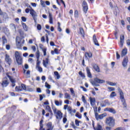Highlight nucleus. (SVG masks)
I'll use <instances>...</instances> for the list:
<instances>
[{
  "instance_id": "obj_18",
  "label": "nucleus",
  "mask_w": 130,
  "mask_h": 130,
  "mask_svg": "<svg viewBox=\"0 0 130 130\" xmlns=\"http://www.w3.org/2000/svg\"><path fill=\"white\" fill-rule=\"evenodd\" d=\"M23 73H24V75H25V76H26L27 78H30V74L31 73L30 70L26 71V70L24 69Z\"/></svg>"
},
{
  "instance_id": "obj_10",
  "label": "nucleus",
  "mask_w": 130,
  "mask_h": 130,
  "mask_svg": "<svg viewBox=\"0 0 130 130\" xmlns=\"http://www.w3.org/2000/svg\"><path fill=\"white\" fill-rule=\"evenodd\" d=\"M29 8H30V14L32 16V18L35 20V22H36V20H35V17H37V13L36 12H35V11H34V10L32 9V8H31V7L29 6Z\"/></svg>"
},
{
  "instance_id": "obj_60",
  "label": "nucleus",
  "mask_w": 130,
  "mask_h": 130,
  "mask_svg": "<svg viewBox=\"0 0 130 130\" xmlns=\"http://www.w3.org/2000/svg\"><path fill=\"white\" fill-rule=\"evenodd\" d=\"M76 116L78 117V118H82V115L79 114H76Z\"/></svg>"
},
{
  "instance_id": "obj_4",
  "label": "nucleus",
  "mask_w": 130,
  "mask_h": 130,
  "mask_svg": "<svg viewBox=\"0 0 130 130\" xmlns=\"http://www.w3.org/2000/svg\"><path fill=\"white\" fill-rule=\"evenodd\" d=\"M53 111L54 114L56 115V119H59L60 120L62 118V113H61V111L57 110L55 108H53Z\"/></svg>"
},
{
  "instance_id": "obj_50",
  "label": "nucleus",
  "mask_w": 130,
  "mask_h": 130,
  "mask_svg": "<svg viewBox=\"0 0 130 130\" xmlns=\"http://www.w3.org/2000/svg\"><path fill=\"white\" fill-rule=\"evenodd\" d=\"M3 66V62L2 61H0V73L2 72V71H3V67H2Z\"/></svg>"
},
{
  "instance_id": "obj_6",
  "label": "nucleus",
  "mask_w": 130,
  "mask_h": 130,
  "mask_svg": "<svg viewBox=\"0 0 130 130\" xmlns=\"http://www.w3.org/2000/svg\"><path fill=\"white\" fill-rule=\"evenodd\" d=\"M27 89L26 88V85L25 84H22L19 86H16L15 91L16 92H22V91H25Z\"/></svg>"
},
{
  "instance_id": "obj_8",
  "label": "nucleus",
  "mask_w": 130,
  "mask_h": 130,
  "mask_svg": "<svg viewBox=\"0 0 130 130\" xmlns=\"http://www.w3.org/2000/svg\"><path fill=\"white\" fill-rule=\"evenodd\" d=\"M16 47L18 49H21L22 44H21V38L19 37H16Z\"/></svg>"
},
{
  "instance_id": "obj_37",
  "label": "nucleus",
  "mask_w": 130,
  "mask_h": 130,
  "mask_svg": "<svg viewBox=\"0 0 130 130\" xmlns=\"http://www.w3.org/2000/svg\"><path fill=\"white\" fill-rule=\"evenodd\" d=\"M26 89H25V91H28L29 92H32V91H34V89L32 88H30L29 86H26Z\"/></svg>"
},
{
  "instance_id": "obj_46",
  "label": "nucleus",
  "mask_w": 130,
  "mask_h": 130,
  "mask_svg": "<svg viewBox=\"0 0 130 130\" xmlns=\"http://www.w3.org/2000/svg\"><path fill=\"white\" fill-rule=\"evenodd\" d=\"M106 102H107V101H104L103 102H102L101 104V106L102 107H105V106H106V104H102V103H106Z\"/></svg>"
},
{
  "instance_id": "obj_51",
  "label": "nucleus",
  "mask_w": 130,
  "mask_h": 130,
  "mask_svg": "<svg viewBox=\"0 0 130 130\" xmlns=\"http://www.w3.org/2000/svg\"><path fill=\"white\" fill-rule=\"evenodd\" d=\"M80 34H81V35L84 36V29H83V28H80Z\"/></svg>"
},
{
  "instance_id": "obj_34",
  "label": "nucleus",
  "mask_w": 130,
  "mask_h": 130,
  "mask_svg": "<svg viewBox=\"0 0 130 130\" xmlns=\"http://www.w3.org/2000/svg\"><path fill=\"white\" fill-rule=\"evenodd\" d=\"M2 42H3V45H5L6 43H7L8 41H7V39L6 38V37L3 36L2 37Z\"/></svg>"
},
{
  "instance_id": "obj_54",
  "label": "nucleus",
  "mask_w": 130,
  "mask_h": 130,
  "mask_svg": "<svg viewBox=\"0 0 130 130\" xmlns=\"http://www.w3.org/2000/svg\"><path fill=\"white\" fill-rule=\"evenodd\" d=\"M42 51L44 53V56H46V49L43 48V49H42Z\"/></svg>"
},
{
  "instance_id": "obj_47",
  "label": "nucleus",
  "mask_w": 130,
  "mask_h": 130,
  "mask_svg": "<svg viewBox=\"0 0 130 130\" xmlns=\"http://www.w3.org/2000/svg\"><path fill=\"white\" fill-rule=\"evenodd\" d=\"M80 122H81V121L78 120H75V124L77 126H79L80 125Z\"/></svg>"
},
{
  "instance_id": "obj_43",
  "label": "nucleus",
  "mask_w": 130,
  "mask_h": 130,
  "mask_svg": "<svg viewBox=\"0 0 130 130\" xmlns=\"http://www.w3.org/2000/svg\"><path fill=\"white\" fill-rule=\"evenodd\" d=\"M37 30L39 31H41V29H42V27L41 26V25L38 24L37 26Z\"/></svg>"
},
{
  "instance_id": "obj_23",
  "label": "nucleus",
  "mask_w": 130,
  "mask_h": 130,
  "mask_svg": "<svg viewBox=\"0 0 130 130\" xmlns=\"http://www.w3.org/2000/svg\"><path fill=\"white\" fill-rule=\"evenodd\" d=\"M93 40L95 45H96V46H99V43H98V41H97V39L96 38V36L95 35L93 36Z\"/></svg>"
},
{
  "instance_id": "obj_40",
  "label": "nucleus",
  "mask_w": 130,
  "mask_h": 130,
  "mask_svg": "<svg viewBox=\"0 0 130 130\" xmlns=\"http://www.w3.org/2000/svg\"><path fill=\"white\" fill-rule=\"evenodd\" d=\"M74 17L75 18H78V17H79V12H78L77 10H76L74 12Z\"/></svg>"
},
{
  "instance_id": "obj_57",
  "label": "nucleus",
  "mask_w": 130,
  "mask_h": 130,
  "mask_svg": "<svg viewBox=\"0 0 130 130\" xmlns=\"http://www.w3.org/2000/svg\"><path fill=\"white\" fill-rule=\"evenodd\" d=\"M116 58L117 59H119V58H120V55L118 54V52H116Z\"/></svg>"
},
{
  "instance_id": "obj_41",
  "label": "nucleus",
  "mask_w": 130,
  "mask_h": 130,
  "mask_svg": "<svg viewBox=\"0 0 130 130\" xmlns=\"http://www.w3.org/2000/svg\"><path fill=\"white\" fill-rule=\"evenodd\" d=\"M81 99H82V102H83L84 104H86V103H87V101H86V99L85 98V96L82 95Z\"/></svg>"
},
{
  "instance_id": "obj_52",
  "label": "nucleus",
  "mask_w": 130,
  "mask_h": 130,
  "mask_svg": "<svg viewBox=\"0 0 130 130\" xmlns=\"http://www.w3.org/2000/svg\"><path fill=\"white\" fill-rule=\"evenodd\" d=\"M79 74L80 76H81L82 78H85V75L83 74V72L82 71H80L79 72Z\"/></svg>"
},
{
  "instance_id": "obj_39",
  "label": "nucleus",
  "mask_w": 130,
  "mask_h": 130,
  "mask_svg": "<svg viewBox=\"0 0 130 130\" xmlns=\"http://www.w3.org/2000/svg\"><path fill=\"white\" fill-rule=\"evenodd\" d=\"M45 87H46V88H47V89H50V88H51L50 85H49L48 83H47V82H45Z\"/></svg>"
},
{
  "instance_id": "obj_25",
  "label": "nucleus",
  "mask_w": 130,
  "mask_h": 130,
  "mask_svg": "<svg viewBox=\"0 0 130 130\" xmlns=\"http://www.w3.org/2000/svg\"><path fill=\"white\" fill-rule=\"evenodd\" d=\"M55 104L56 106H61L62 105V101H55Z\"/></svg>"
},
{
  "instance_id": "obj_55",
  "label": "nucleus",
  "mask_w": 130,
  "mask_h": 130,
  "mask_svg": "<svg viewBox=\"0 0 130 130\" xmlns=\"http://www.w3.org/2000/svg\"><path fill=\"white\" fill-rule=\"evenodd\" d=\"M67 110L69 112H70V113H71L72 112V108L71 106H68V108H67Z\"/></svg>"
},
{
  "instance_id": "obj_26",
  "label": "nucleus",
  "mask_w": 130,
  "mask_h": 130,
  "mask_svg": "<svg viewBox=\"0 0 130 130\" xmlns=\"http://www.w3.org/2000/svg\"><path fill=\"white\" fill-rule=\"evenodd\" d=\"M86 72L88 78H92V75L91 74V72H90V69L88 67L86 68Z\"/></svg>"
},
{
  "instance_id": "obj_27",
  "label": "nucleus",
  "mask_w": 130,
  "mask_h": 130,
  "mask_svg": "<svg viewBox=\"0 0 130 130\" xmlns=\"http://www.w3.org/2000/svg\"><path fill=\"white\" fill-rule=\"evenodd\" d=\"M3 87H7L9 85V81L8 80H4L3 81L2 84Z\"/></svg>"
},
{
  "instance_id": "obj_58",
  "label": "nucleus",
  "mask_w": 130,
  "mask_h": 130,
  "mask_svg": "<svg viewBox=\"0 0 130 130\" xmlns=\"http://www.w3.org/2000/svg\"><path fill=\"white\" fill-rule=\"evenodd\" d=\"M40 61H39V59H38L37 61L36 67H40Z\"/></svg>"
},
{
  "instance_id": "obj_31",
  "label": "nucleus",
  "mask_w": 130,
  "mask_h": 130,
  "mask_svg": "<svg viewBox=\"0 0 130 130\" xmlns=\"http://www.w3.org/2000/svg\"><path fill=\"white\" fill-rule=\"evenodd\" d=\"M22 26L24 31H28V26L26 25V23H22Z\"/></svg>"
},
{
  "instance_id": "obj_17",
  "label": "nucleus",
  "mask_w": 130,
  "mask_h": 130,
  "mask_svg": "<svg viewBox=\"0 0 130 130\" xmlns=\"http://www.w3.org/2000/svg\"><path fill=\"white\" fill-rule=\"evenodd\" d=\"M92 125L93 126L94 130H103V128H102V126H101L100 123L97 124V126H96V128H95V127H94V122H92Z\"/></svg>"
},
{
  "instance_id": "obj_49",
  "label": "nucleus",
  "mask_w": 130,
  "mask_h": 130,
  "mask_svg": "<svg viewBox=\"0 0 130 130\" xmlns=\"http://www.w3.org/2000/svg\"><path fill=\"white\" fill-rule=\"evenodd\" d=\"M68 119H67V116H64V117L63 118V123H66Z\"/></svg>"
},
{
  "instance_id": "obj_21",
  "label": "nucleus",
  "mask_w": 130,
  "mask_h": 130,
  "mask_svg": "<svg viewBox=\"0 0 130 130\" xmlns=\"http://www.w3.org/2000/svg\"><path fill=\"white\" fill-rule=\"evenodd\" d=\"M106 84H108L109 86H112V87L116 86L117 83L115 82H112L111 81H107L106 82Z\"/></svg>"
},
{
  "instance_id": "obj_56",
  "label": "nucleus",
  "mask_w": 130,
  "mask_h": 130,
  "mask_svg": "<svg viewBox=\"0 0 130 130\" xmlns=\"http://www.w3.org/2000/svg\"><path fill=\"white\" fill-rule=\"evenodd\" d=\"M6 48L7 50H10L11 49V45H6Z\"/></svg>"
},
{
  "instance_id": "obj_63",
  "label": "nucleus",
  "mask_w": 130,
  "mask_h": 130,
  "mask_svg": "<svg viewBox=\"0 0 130 130\" xmlns=\"http://www.w3.org/2000/svg\"><path fill=\"white\" fill-rule=\"evenodd\" d=\"M54 52H55V53L56 54H58V53H58V50L57 49H56V48L54 49Z\"/></svg>"
},
{
  "instance_id": "obj_36",
  "label": "nucleus",
  "mask_w": 130,
  "mask_h": 130,
  "mask_svg": "<svg viewBox=\"0 0 130 130\" xmlns=\"http://www.w3.org/2000/svg\"><path fill=\"white\" fill-rule=\"evenodd\" d=\"M93 69L95 70V71H96V72H98V73H99V72H100V69H99V67L96 64L93 66Z\"/></svg>"
},
{
  "instance_id": "obj_32",
  "label": "nucleus",
  "mask_w": 130,
  "mask_h": 130,
  "mask_svg": "<svg viewBox=\"0 0 130 130\" xmlns=\"http://www.w3.org/2000/svg\"><path fill=\"white\" fill-rule=\"evenodd\" d=\"M107 89L109 92H113V91H115V88L113 87L108 86Z\"/></svg>"
},
{
  "instance_id": "obj_38",
  "label": "nucleus",
  "mask_w": 130,
  "mask_h": 130,
  "mask_svg": "<svg viewBox=\"0 0 130 130\" xmlns=\"http://www.w3.org/2000/svg\"><path fill=\"white\" fill-rule=\"evenodd\" d=\"M70 90L71 91V93L72 96L75 97V96H76V93H75V91H74V89H73L72 88H70Z\"/></svg>"
},
{
  "instance_id": "obj_12",
  "label": "nucleus",
  "mask_w": 130,
  "mask_h": 130,
  "mask_svg": "<svg viewBox=\"0 0 130 130\" xmlns=\"http://www.w3.org/2000/svg\"><path fill=\"white\" fill-rule=\"evenodd\" d=\"M104 111H108L113 114H115L116 113V111L113 108H107L104 109Z\"/></svg>"
},
{
  "instance_id": "obj_7",
  "label": "nucleus",
  "mask_w": 130,
  "mask_h": 130,
  "mask_svg": "<svg viewBox=\"0 0 130 130\" xmlns=\"http://www.w3.org/2000/svg\"><path fill=\"white\" fill-rule=\"evenodd\" d=\"M128 63V58L125 57L124 58L123 61H122V66L123 69L127 68V63Z\"/></svg>"
},
{
  "instance_id": "obj_48",
  "label": "nucleus",
  "mask_w": 130,
  "mask_h": 130,
  "mask_svg": "<svg viewBox=\"0 0 130 130\" xmlns=\"http://www.w3.org/2000/svg\"><path fill=\"white\" fill-rule=\"evenodd\" d=\"M46 109H47L49 112H51L50 107L49 105L46 106Z\"/></svg>"
},
{
  "instance_id": "obj_5",
  "label": "nucleus",
  "mask_w": 130,
  "mask_h": 130,
  "mask_svg": "<svg viewBox=\"0 0 130 130\" xmlns=\"http://www.w3.org/2000/svg\"><path fill=\"white\" fill-rule=\"evenodd\" d=\"M15 58L18 64H22V54L20 52L16 51L15 52Z\"/></svg>"
},
{
  "instance_id": "obj_45",
  "label": "nucleus",
  "mask_w": 130,
  "mask_h": 130,
  "mask_svg": "<svg viewBox=\"0 0 130 130\" xmlns=\"http://www.w3.org/2000/svg\"><path fill=\"white\" fill-rule=\"evenodd\" d=\"M44 98H45V95H40V101H42Z\"/></svg>"
},
{
  "instance_id": "obj_64",
  "label": "nucleus",
  "mask_w": 130,
  "mask_h": 130,
  "mask_svg": "<svg viewBox=\"0 0 130 130\" xmlns=\"http://www.w3.org/2000/svg\"><path fill=\"white\" fill-rule=\"evenodd\" d=\"M21 19L23 22H26V21H27V19H26L25 17H22Z\"/></svg>"
},
{
  "instance_id": "obj_14",
  "label": "nucleus",
  "mask_w": 130,
  "mask_h": 130,
  "mask_svg": "<svg viewBox=\"0 0 130 130\" xmlns=\"http://www.w3.org/2000/svg\"><path fill=\"white\" fill-rule=\"evenodd\" d=\"M124 43V36L122 35L120 37V47L122 48Z\"/></svg>"
},
{
  "instance_id": "obj_33",
  "label": "nucleus",
  "mask_w": 130,
  "mask_h": 130,
  "mask_svg": "<svg viewBox=\"0 0 130 130\" xmlns=\"http://www.w3.org/2000/svg\"><path fill=\"white\" fill-rule=\"evenodd\" d=\"M36 69L40 73H42V72H43V69H42V68H41L40 66H36Z\"/></svg>"
},
{
  "instance_id": "obj_9",
  "label": "nucleus",
  "mask_w": 130,
  "mask_h": 130,
  "mask_svg": "<svg viewBox=\"0 0 130 130\" xmlns=\"http://www.w3.org/2000/svg\"><path fill=\"white\" fill-rule=\"evenodd\" d=\"M107 114L106 113L102 114L101 115H98V114H95V117L96 120H99V119H103L104 117H105Z\"/></svg>"
},
{
  "instance_id": "obj_3",
  "label": "nucleus",
  "mask_w": 130,
  "mask_h": 130,
  "mask_svg": "<svg viewBox=\"0 0 130 130\" xmlns=\"http://www.w3.org/2000/svg\"><path fill=\"white\" fill-rule=\"evenodd\" d=\"M117 90L119 94L120 99V100H121V102L124 107H126V103H125V99H124V94L123 93V92L119 87L118 88Z\"/></svg>"
},
{
  "instance_id": "obj_30",
  "label": "nucleus",
  "mask_w": 130,
  "mask_h": 130,
  "mask_svg": "<svg viewBox=\"0 0 130 130\" xmlns=\"http://www.w3.org/2000/svg\"><path fill=\"white\" fill-rule=\"evenodd\" d=\"M116 96H117V94H116V93L114 91H112L110 95V98H114V97H116Z\"/></svg>"
},
{
  "instance_id": "obj_13",
  "label": "nucleus",
  "mask_w": 130,
  "mask_h": 130,
  "mask_svg": "<svg viewBox=\"0 0 130 130\" xmlns=\"http://www.w3.org/2000/svg\"><path fill=\"white\" fill-rule=\"evenodd\" d=\"M82 7L83 8V11L84 13H86L88 11V5L87 4V3L86 1H83Z\"/></svg>"
},
{
  "instance_id": "obj_44",
  "label": "nucleus",
  "mask_w": 130,
  "mask_h": 130,
  "mask_svg": "<svg viewBox=\"0 0 130 130\" xmlns=\"http://www.w3.org/2000/svg\"><path fill=\"white\" fill-rule=\"evenodd\" d=\"M10 26L12 29H14L15 31H16V26L15 25V24L12 23L10 25Z\"/></svg>"
},
{
  "instance_id": "obj_61",
  "label": "nucleus",
  "mask_w": 130,
  "mask_h": 130,
  "mask_svg": "<svg viewBox=\"0 0 130 130\" xmlns=\"http://www.w3.org/2000/svg\"><path fill=\"white\" fill-rule=\"evenodd\" d=\"M34 61V60H33V58H29L28 59V62H30V63H32Z\"/></svg>"
},
{
  "instance_id": "obj_1",
  "label": "nucleus",
  "mask_w": 130,
  "mask_h": 130,
  "mask_svg": "<svg viewBox=\"0 0 130 130\" xmlns=\"http://www.w3.org/2000/svg\"><path fill=\"white\" fill-rule=\"evenodd\" d=\"M90 83L92 86H95V87H99L100 85L98 84H104V83H105V80L100 79L98 78H95L93 81H91Z\"/></svg>"
},
{
  "instance_id": "obj_16",
  "label": "nucleus",
  "mask_w": 130,
  "mask_h": 130,
  "mask_svg": "<svg viewBox=\"0 0 130 130\" xmlns=\"http://www.w3.org/2000/svg\"><path fill=\"white\" fill-rule=\"evenodd\" d=\"M7 77L9 78V79L10 80L11 83H12V87H15L16 86V84L15 83H16V80L11 77L9 75L7 74Z\"/></svg>"
},
{
  "instance_id": "obj_15",
  "label": "nucleus",
  "mask_w": 130,
  "mask_h": 130,
  "mask_svg": "<svg viewBox=\"0 0 130 130\" xmlns=\"http://www.w3.org/2000/svg\"><path fill=\"white\" fill-rule=\"evenodd\" d=\"M89 100L90 101L91 106L93 107L95 106V103H96V99L95 98H89Z\"/></svg>"
},
{
  "instance_id": "obj_20",
  "label": "nucleus",
  "mask_w": 130,
  "mask_h": 130,
  "mask_svg": "<svg viewBox=\"0 0 130 130\" xmlns=\"http://www.w3.org/2000/svg\"><path fill=\"white\" fill-rule=\"evenodd\" d=\"M48 58H46L45 60H43V64L45 68H46L48 66Z\"/></svg>"
},
{
  "instance_id": "obj_28",
  "label": "nucleus",
  "mask_w": 130,
  "mask_h": 130,
  "mask_svg": "<svg viewBox=\"0 0 130 130\" xmlns=\"http://www.w3.org/2000/svg\"><path fill=\"white\" fill-rule=\"evenodd\" d=\"M64 99H68L69 100H71V94H69L68 92L65 93Z\"/></svg>"
},
{
  "instance_id": "obj_59",
  "label": "nucleus",
  "mask_w": 130,
  "mask_h": 130,
  "mask_svg": "<svg viewBox=\"0 0 130 130\" xmlns=\"http://www.w3.org/2000/svg\"><path fill=\"white\" fill-rule=\"evenodd\" d=\"M70 101L69 100H66L64 101V104H70Z\"/></svg>"
},
{
  "instance_id": "obj_19",
  "label": "nucleus",
  "mask_w": 130,
  "mask_h": 130,
  "mask_svg": "<svg viewBox=\"0 0 130 130\" xmlns=\"http://www.w3.org/2000/svg\"><path fill=\"white\" fill-rule=\"evenodd\" d=\"M92 56H93V55L92 54L91 52L85 53V58H87V59L91 58V57H92Z\"/></svg>"
},
{
  "instance_id": "obj_24",
  "label": "nucleus",
  "mask_w": 130,
  "mask_h": 130,
  "mask_svg": "<svg viewBox=\"0 0 130 130\" xmlns=\"http://www.w3.org/2000/svg\"><path fill=\"white\" fill-rule=\"evenodd\" d=\"M47 129H53V126H52V123L49 122L47 124Z\"/></svg>"
},
{
  "instance_id": "obj_42",
  "label": "nucleus",
  "mask_w": 130,
  "mask_h": 130,
  "mask_svg": "<svg viewBox=\"0 0 130 130\" xmlns=\"http://www.w3.org/2000/svg\"><path fill=\"white\" fill-rule=\"evenodd\" d=\"M36 57L37 59H39V57L40 56V53L39 52V50H38L36 52Z\"/></svg>"
},
{
  "instance_id": "obj_53",
  "label": "nucleus",
  "mask_w": 130,
  "mask_h": 130,
  "mask_svg": "<svg viewBox=\"0 0 130 130\" xmlns=\"http://www.w3.org/2000/svg\"><path fill=\"white\" fill-rule=\"evenodd\" d=\"M71 125L73 127V128H74V129H76V128H78V127L75 125V123L74 122L72 123Z\"/></svg>"
},
{
  "instance_id": "obj_2",
  "label": "nucleus",
  "mask_w": 130,
  "mask_h": 130,
  "mask_svg": "<svg viewBox=\"0 0 130 130\" xmlns=\"http://www.w3.org/2000/svg\"><path fill=\"white\" fill-rule=\"evenodd\" d=\"M106 123L107 125L110 126V127H114L115 125V120L113 117H110L106 119Z\"/></svg>"
},
{
  "instance_id": "obj_22",
  "label": "nucleus",
  "mask_w": 130,
  "mask_h": 130,
  "mask_svg": "<svg viewBox=\"0 0 130 130\" xmlns=\"http://www.w3.org/2000/svg\"><path fill=\"white\" fill-rule=\"evenodd\" d=\"M126 53H127V49L125 48L122 50V52H121V55L122 57H123V56H124V55H125Z\"/></svg>"
},
{
  "instance_id": "obj_35",
  "label": "nucleus",
  "mask_w": 130,
  "mask_h": 130,
  "mask_svg": "<svg viewBox=\"0 0 130 130\" xmlns=\"http://www.w3.org/2000/svg\"><path fill=\"white\" fill-rule=\"evenodd\" d=\"M54 74L55 76L56 77L57 80H59V79H60V75H59V74H58V72H55Z\"/></svg>"
},
{
  "instance_id": "obj_29",
  "label": "nucleus",
  "mask_w": 130,
  "mask_h": 130,
  "mask_svg": "<svg viewBox=\"0 0 130 130\" xmlns=\"http://www.w3.org/2000/svg\"><path fill=\"white\" fill-rule=\"evenodd\" d=\"M43 120H41L40 122V130H45L44 128H43Z\"/></svg>"
},
{
  "instance_id": "obj_11",
  "label": "nucleus",
  "mask_w": 130,
  "mask_h": 130,
  "mask_svg": "<svg viewBox=\"0 0 130 130\" xmlns=\"http://www.w3.org/2000/svg\"><path fill=\"white\" fill-rule=\"evenodd\" d=\"M5 61L8 63V64H11L12 63V59H11L10 55L8 54H6L5 55Z\"/></svg>"
},
{
  "instance_id": "obj_62",
  "label": "nucleus",
  "mask_w": 130,
  "mask_h": 130,
  "mask_svg": "<svg viewBox=\"0 0 130 130\" xmlns=\"http://www.w3.org/2000/svg\"><path fill=\"white\" fill-rule=\"evenodd\" d=\"M19 34H20V35L22 36L23 35L24 32H23V30H22V29H19Z\"/></svg>"
}]
</instances>
